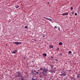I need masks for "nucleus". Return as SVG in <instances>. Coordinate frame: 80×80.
<instances>
[{
  "instance_id": "nucleus-20",
  "label": "nucleus",
  "mask_w": 80,
  "mask_h": 80,
  "mask_svg": "<svg viewBox=\"0 0 80 80\" xmlns=\"http://www.w3.org/2000/svg\"><path fill=\"white\" fill-rule=\"evenodd\" d=\"M51 58H53V57L52 56H51Z\"/></svg>"
},
{
  "instance_id": "nucleus-34",
  "label": "nucleus",
  "mask_w": 80,
  "mask_h": 80,
  "mask_svg": "<svg viewBox=\"0 0 80 80\" xmlns=\"http://www.w3.org/2000/svg\"><path fill=\"white\" fill-rule=\"evenodd\" d=\"M70 72H71V70H69Z\"/></svg>"
},
{
  "instance_id": "nucleus-16",
  "label": "nucleus",
  "mask_w": 80,
  "mask_h": 80,
  "mask_svg": "<svg viewBox=\"0 0 80 80\" xmlns=\"http://www.w3.org/2000/svg\"><path fill=\"white\" fill-rule=\"evenodd\" d=\"M49 20L50 21V22H52V19L49 18Z\"/></svg>"
},
{
  "instance_id": "nucleus-17",
  "label": "nucleus",
  "mask_w": 80,
  "mask_h": 80,
  "mask_svg": "<svg viewBox=\"0 0 80 80\" xmlns=\"http://www.w3.org/2000/svg\"><path fill=\"white\" fill-rule=\"evenodd\" d=\"M58 30L59 31H60V28L59 27H58Z\"/></svg>"
},
{
  "instance_id": "nucleus-27",
  "label": "nucleus",
  "mask_w": 80,
  "mask_h": 80,
  "mask_svg": "<svg viewBox=\"0 0 80 80\" xmlns=\"http://www.w3.org/2000/svg\"><path fill=\"white\" fill-rule=\"evenodd\" d=\"M34 41H35V42H36L37 41V40H36V39H34Z\"/></svg>"
},
{
  "instance_id": "nucleus-22",
  "label": "nucleus",
  "mask_w": 80,
  "mask_h": 80,
  "mask_svg": "<svg viewBox=\"0 0 80 80\" xmlns=\"http://www.w3.org/2000/svg\"><path fill=\"white\" fill-rule=\"evenodd\" d=\"M70 10H73V7H71V9H70Z\"/></svg>"
},
{
  "instance_id": "nucleus-11",
  "label": "nucleus",
  "mask_w": 80,
  "mask_h": 80,
  "mask_svg": "<svg viewBox=\"0 0 80 80\" xmlns=\"http://www.w3.org/2000/svg\"><path fill=\"white\" fill-rule=\"evenodd\" d=\"M42 55H43V57H46L47 56V54L46 53L43 54Z\"/></svg>"
},
{
  "instance_id": "nucleus-33",
  "label": "nucleus",
  "mask_w": 80,
  "mask_h": 80,
  "mask_svg": "<svg viewBox=\"0 0 80 80\" xmlns=\"http://www.w3.org/2000/svg\"><path fill=\"white\" fill-rule=\"evenodd\" d=\"M48 3H49V2H48Z\"/></svg>"
},
{
  "instance_id": "nucleus-5",
  "label": "nucleus",
  "mask_w": 80,
  "mask_h": 80,
  "mask_svg": "<svg viewBox=\"0 0 80 80\" xmlns=\"http://www.w3.org/2000/svg\"><path fill=\"white\" fill-rule=\"evenodd\" d=\"M68 12H66V13H63L62 14V15L63 16H64L65 15H68Z\"/></svg>"
},
{
  "instance_id": "nucleus-9",
  "label": "nucleus",
  "mask_w": 80,
  "mask_h": 80,
  "mask_svg": "<svg viewBox=\"0 0 80 80\" xmlns=\"http://www.w3.org/2000/svg\"><path fill=\"white\" fill-rule=\"evenodd\" d=\"M50 48H51V49H52L53 48V46L52 45H51V46H50Z\"/></svg>"
},
{
  "instance_id": "nucleus-6",
  "label": "nucleus",
  "mask_w": 80,
  "mask_h": 80,
  "mask_svg": "<svg viewBox=\"0 0 80 80\" xmlns=\"http://www.w3.org/2000/svg\"><path fill=\"white\" fill-rule=\"evenodd\" d=\"M18 51L17 50H15L14 51H13V52H12L13 53H16V52H17Z\"/></svg>"
},
{
  "instance_id": "nucleus-2",
  "label": "nucleus",
  "mask_w": 80,
  "mask_h": 80,
  "mask_svg": "<svg viewBox=\"0 0 80 80\" xmlns=\"http://www.w3.org/2000/svg\"><path fill=\"white\" fill-rule=\"evenodd\" d=\"M17 75H16V77H22V75H21L20 72H17Z\"/></svg>"
},
{
  "instance_id": "nucleus-7",
  "label": "nucleus",
  "mask_w": 80,
  "mask_h": 80,
  "mask_svg": "<svg viewBox=\"0 0 80 80\" xmlns=\"http://www.w3.org/2000/svg\"><path fill=\"white\" fill-rule=\"evenodd\" d=\"M66 71H66V69L65 68H64L63 69L62 72H66Z\"/></svg>"
},
{
  "instance_id": "nucleus-18",
  "label": "nucleus",
  "mask_w": 80,
  "mask_h": 80,
  "mask_svg": "<svg viewBox=\"0 0 80 80\" xmlns=\"http://www.w3.org/2000/svg\"><path fill=\"white\" fill-rule=\"evenodd\" d=\"M72 53V51H69V52L68 53L70 54V53Z\"/></svg>"
},
{
  "instance_id": "nucleus-4",
  "label": "nucleus",
  "mask_w": 80,
  "mask_h": 80,
  "mask_svg": "<svg viewBox=\"0 0 80 80\" xmlns=\"http://www.w3.org/2000/svg\"><path fill=\"white\" fill-rule=\"evenodd\" d=\"M45 72H46V69L45 68L43 69V71L42 72V73L43 74H45Z\"/></svg>"
},
{
  "instance_id": "nucleus-14",
  "label": "nucleus",
  "mask_w": 80,
  "mask_h": 80,
  "mask_svg": "<svg viewBox=\"0 0 80 80\" xmlns=\"http://www.w3.org/2000/svg\"><path fill=\"white\" fill-rule=\"evenodd\" d=\"M44 18L45 19H46V20H49V18Z\"/></svg>"
},
{
  "instance_id": "nucleus-12",
  "label": "nucleus",
  "mask_w": 80,
  "mask_h": 80,
  "mask_svg": "<svg viewBox=\"0 0 80 80\" xmlns=\"http://www.w3.org/2000/svg\"><path fill=\"white\" fill-rule=\"evenodd\" d=\"M62 44H63V43L62 42H60L59 43V45H62Z\"/></svg>"
},
{
  "instance_id": "nucleus-13",
  "label": "nucleus",
  "mask_w": 80,
  "mask_h": 80,
  "mask_svg": "<svg viewBox=\"0 0 80 80\" xmlns=\"http://www.w3.org/2000/svg\"><path fill=\"white\" fill-rule=\"evenodd\" d=\"M79 77H80V74H78V76H77V78H79Z\"/></svg>"
},
{
  "instance_id": "nucleus-36",
  "label": "nucleus",
  "mask_w": 80,
  "mask_h": 80,
  "mask_svg": "<svg viewBox=\"0 0 80 80\" xmlns=\"http://www.w3.org/2000/svg\"><path fill=\"white\" fill-rule=\"evenodd\" d=\"M80 76H79V78H80Z\"/></svg>"
},
{
  "instance_id": "nucleus-29",
  "label": "nucleus",
  "mask_w": 80,
  "mask_h": 80,
  "mask_svg": "<svg viewBox=\"0 0 80 80\" xmlns=\"http://www.w3.org/2000/svg\"><path fill=\"white\" fill-rule=\"evenodd\" d=\"M47 71H48V69H46V72H47Z\"/></svg>"
},
{
  "instance_id": "nucleus-15",
  "label": "nucleus",
  "mask_w": 80,
  "mask_h": 80,
  "mask_svg": "<svg viewBox=\"0 0 80 80\" xmlns=\"http://www.w3.org/2000/svg\"><path fill=\"white\" fill-rule=\"evenodd\" d=\"M40 69L41 70H42V71L43 70V68H40Z\"/></svg>"
},
{
  "instance_id": "nucleus-23",
  "label": "nucleus",
  "mask_w": 80,
  "mask_h": 80,
  "mask_svg": "<svg viewBox=\"0 0 80 80\" xmlns=\"http://www.w3.org/2000/svg\"><path fill=\"white\" fill-rule=\"evenodd\" d=\"M25 28H27V26H25Z\"/></svg>"
},
{
  "instance_id": "nucleus-3",
  "label": "nucleus",
  "mask_w": 80,
  "mask_h": 80,
  "mask_svg": "<svg viewBox=\"0 0 80 80\" xmlns=\"http://www.w3.org/2000/svg\"><path fill=\"white\" fill-rule=\"evenodd\" d=\"M19 80H24V77L23 76H22L21 78L19 79Z\"/></svg>"
},
{
  "instance_id": "nucleus-1",
  "label": "nucleus",
  "mask_w": 80,
  "mask_h": 80,
  "mask_svg": "<svg viewBox=\"0 0 80 80\" xmlns=\"http://www.w3.org/2000/svg\"><path fill=\"white\" fill-rule=\"evenodd\" d=\"M61 74H60V76H66V75H67V74H66V72H63L62 71L61 72Z\"/></svg>"
},
{
  "instance_id": "nucleus-28",
  "label": "nucleus",
  "mask_w": 80,
  "mask_h": 80,
  "mask_svg": "<svg viewBox=\"0 0 80 80\" xmlns=\"http://www.w3.org/2000/svg\"><path fill=\"white\" fill-rule=\"evenodd\" d=\"M62 54H60L59 55H60L61 56V55H62Z\"/></svg>"
},
{
  "instance_id": "nucleus-26",
  "label": "nucleus",
  "mask_w": 80,
  "mask_h": 80,
  "mask_svg": "<svg viewBox=\"0 0 80 80\" xmlns=\"http://www.w3.org/2000/svg\"><path fill=\"white\" fill-rule=\"evenodd\" d=\"M75 15H77V13H75Z\"/></svg>"
},
{
  "instance_id": "nucleus-19",
  "label": "nucleus",
  "mask_w": 80,
  "mask_h": 80,
  "mask_svg": "<svg viewBox=\"0 0 80 80\" xmlns=\"http://www.w3.org/2000/svg\"><path fill=\"white\" fill-rule=\"evenodd\" d=\"M32 80H36V79L33 78H32Z\"/></svg>"
},
{
  "instance_id": "nucleus-24",
  "label": "nucleus",
  "mask_w": 80,
  "mask_h": 80,
  "mask_svg": "<svg viewBox=\"0 0 80 80\" xmlns=\"http://www.w3.org/2000/svg\"><path fill=\"white\" fill-rule=\"evenodd\" d=\"M19 44H22V42H19Z\"/></svg>"
},
{
  "instance_id": "nucleus-35",
  "label": "nucleus",
  "mask_w": 80,
  "mask_h": 80,
  "mask_svg": "<svg viewBox=\"0 0 80 80\" xmlns=\"http://www.w3.org/2000/svg\"><path fill=\"white\" fill-rule=\"evenodd\" d=\"M73 13H72V15H73Z\"/></svg>"
},
{
  "instance_id": "nucleus-10",
  "label": "nucleus",
  "mask_w": 80,
  "mask_h": 80,
  "mask_svg": "<svg viewBox=\"0 0 80 80\" xmlns=\"http://www.w3.org/2000/svg\"><path fill=\"white\" fill-rule=\"evenodd\" d=\"M15 7L16 8H18L19 7V6L18 5H16Z\"/></svg>"
},
{
  "instance_id": "nucleus-31",
  "label": "nucleus",
  "mask_w": 80,
  "mask_h": 80,
  "mask_svg": "<svg viewBox=\"0 0 80 80\" xmlns=\"http://www.w3.org/2000/svg\"><path fill=\"white\" fill-rule=\"evenodd\" d=\"M54 27H55V28H57V27L56 26H55Z\"/></svg>"
},
{
  "instance_id": "nucleus-25",
  "label": "nucleus",
  "mask_w": 80,
  "mask_h": 80,
  "mask_svg": "<svg viewBox=\"0 0 80 80\" xmlns=\"http://www.w3.org/2000/svg\"><path fill=\"white\" fill-rule=\"evenodd\" d=\"M55 60H56V63H57V62H58V60H57V59H55Z\"/></svg>"
},
{
  "instance_id": "nucleus-32",
  "label": "nucleus",
  "mask_w": 80,
  "mask_h": 80,
  "mask_svg": "<svg viewBox=\"0 0 80 80\" xmlns=\"http://www.w3.org/2000/svg\"><path fill=\"white\" fill-rule=\"evenodd\" d=\"M45 35H44L43 36V37H45Z\"/></svg>"
},
{
  "instance_id": "nucleus-21",
  "label": "nucleus",
  "mask_w": 80,
  "mask_h": 80,
  "mask_svg": "<svg viewBox=\"0 0 80 80\" xmlns=\"http://www.w3.org/2000/svg\"><path fill=\"white\" fill-rule=\"evenodd\" d=\"M56 50H59V48H57V49H56Z\"/></svg>"
},
{
  "instance_id": "nucleus-8",
  "label": "nucleus",
  "mask_w": 80,
  "mask_h": 80,
  "mask_svg": "<svg viewBox=\"0 0 80 80\" xmlns=\"http://www.w3.org/2000/svg\"><path fill=\"white\" fill-rule=\"evenodd\" d=\"M13 43L16 45H18L19 44V42H14Z\"/></svg>"
},
{
  "instance_id": "nucleus-30",
  "label": "nucleus",
  "mask_w": 80,
  "mask_h": 80,
  "mask_svg": "<svg viewBox=\"0 0 80 80\" xmlns=\"http://www.w3.org/2000/svg\"><path fill=\"white\" fill-rule=\"evenodd\" d=\"M36 73L37 74H38V72H36Z\"/></svg>"
}]
</instances>
